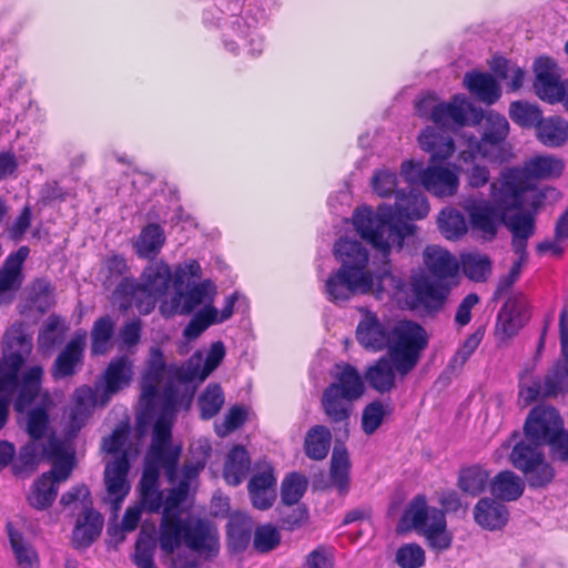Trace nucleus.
Instances as JSON below:
<instances>
[{"label":"nucleus","mask_w":568,"mask_h":568,"mask_svg":"<svg viewBox=\"0 0 568 568\" xmlns=\"http://www.w3.org/2000/svg\"><path fill=\"white\" fill-rule=\"evenodd\" d=\"M165 369L163 352L152 347L141 379L140 406L144 415H156L158 418L140 483L141 505L125 510L121 528L133 531L143 508L151 513L162 511L161 550L172 556L174 568H191L199 557L210 559L220 551L217 529L203 519H183L181 510V504L205 466L211 446L206 440L193 444L191 452L195 454L199 450L195 462L186 463L181 471L176 470L181 446L172 445L171 426L178 407L184 402L189 407L191 397L180 395L172 385L160 392Z\"/></svg>","instance_id":"1"},{"label":"nucleus","mask_w":568,"mask_h":568,"mask_svg":"<svg viewBox=\"0 0 568 568\" xmlns=\"http://www.w3.org/2000/svg\"><path fill=\"white\" fill-rule=\"evenodd\" d=\"M419 116L433 121L439 128L456 129L481 123V138L467 132L460 134L465 146L459 153L463 162L477 158L489 162H501L505 159V141L509 133V123L504 115L494 111L484 114L465 95L456 94L449 101L442 102L434 94H427L416 103Z\"/></svg>","instance_id":"2"},{"label":"nucleus","mask_w":568,"mask_h":568,"mask_svg":"<svg viewBox=\"0 0 568 568\" xmlns=\"http://www.w3.org/2000/svg\"><path fill=\"white\" fill-rule=\"evenodd\" d=\"M333 253L341 266L324 282V294L329 302L341 304L366 294L378 300L395 298L403 291L404 281L390 272L387 263L374 267L359 241L342 237L335 243Z\"/></svg>","instance_id":"3"},{"label":"nucleus","mask_w":568,"mask_h":568,"mask_svg":"<svg viewBox=\"0 0 568 568\" xmlns=\"http://www.w3.org/2000/svg\"><path fill=\"white\" fill-rule=\"evenodd\" d=\"M428 212L427 197L420 191L412 190L407 195L397 194L395 207L381 205L376 212L367 206L357 209L353 214V225L362 239L386 256L392 248L399 251L404 240L416 230L414 224L402 221V217L422 220Z\"/></svg>","instance_id":"4"},{"label":"nucleus","mask_w":568,"mask_h":568,"mask_svg":"<svg viewBox=\"0 0 568 568\" xmlns=\"http://www.w3.org/2000/svg\"><path fill=\"white\" fill-rule=\"evenodd\" d=\"M363 317L356 328L358 343L374 352L388 348V354L400 376L408 374L418 363L422 351L427 346L425 329L413 322H399L392 331L377 315L362 310Z\"/></svg>","instance_id":"5"},{"label":"nucleus","mask_w":568,"mask_h":568,"mask_svg":"<svg viewBox=\"0 0 568 568\" xmlns=\"http://www.w3.org/2000/svg\"><path fill=\"white\" fill-rule=\"evenodd\" d=\"M564 169V161L554 155H536L527 160L524 166L506 168L490 184V204L509 214L519 213L526 205L535 206L538 193L535 180L559 178Z\"/></svg>","instance_id":"6"},{"label":"nucleus","mask_w":568,"mask_h":568,"mask_svg":"<svg viewBox=\"0 0 568 568\" xmlns=\"http://www.w3.org/2000/svg\"><path fill=\"white\" fill-rule=\"evenodd\" d=\"M418 143L423 151L430 154V165L424 168L422 162L407 160L400 165V174L410 186L422 185L434 196H454L459 189V165L437 164L454 154L453 139L433 126H427L418 135Z\"/></svg>","instance_id":"7"},{"label":"nucleus","mask_w":568,"mask_h":568,"mask_svg":"<svg viewBox=\"0 0 568 568\" xmlns=\"http://www.w3.org/2000/svg\"><path fill=\"white\" fill-rule=\"evenodd\" d=\"M460 205L469 216L471 230L483 240H493L500 222L511 232V245L518 258L513 263L508 275L500 282L505 287H509L519 278L523 266L527 262V241L535 231L532 216L529 213L500 212L490 202L471 197L465 199Z\"/></svg>","instance_id":"8"},{"label":"nucleus","mask_w":568,"mask_h":568,"mask_svg":"<svg viewBox=\"0 0 568 568\" xmlns=\"http://www.w3.org/2000/svg\"><path fill=\"white\" fill-rule=\"evenodd\" d=\"M141 283L133 278H123L113 293V303L121 310L135 306L142 314H149L155 306L156 298L162 297L172 281L170 265L156 260L150 262L141 274Z\"/></svg>","instance_id":"9"},{"label":"nucleus","mask_w":568,"mask_h":568,"mask_svg":"<svg viewBox=\"0 0 568 568\" xmlns=\"http://www.w3.org/2000/svg\"><path fill=\"white\" fill-rule=\"evenodd\" d=\"M133 377V362L128 356L114 358L108 365L102 377V394L98 396L97 390L89 386H81L75 389L74 404L70 408L72 430L74 435L83 426L92 409L100 405L104 406L118 392L128 387Z\"/></svg>","instance_id":"10"},{"label":"nucleus","mask_w":568,"mask_h":568,"mask_svg":"<svg viewBox=\"0 0 568 568\" xmlns=\"http://www.w3.org/2000/svg\"><path fill=\"white\" fill-rule=\"evenodd\" d=\"M423 258L427 270L438 281L425 276L415 277L412 283L413 293L420 306L437 310L442 307L449 291L442 280L455 278L458 275L459 262L449 251L436 245L427 246Z\"/></svg>","instance_id":"11"},{"label":"nucleus","mask_w":568,"mask_h":568,"mask_svg":"<svg viewBox=\"0 0 568 568\" xmlns=\"http://www.w3.org/2000/svg\"><path fill=\"white\" fill-rule=\"evenodd\" d=\"M55 444L54 440L51 442L50 448L44 452L54 458L52 469L38 477L27 493L28 504L37 510H44L53 504L60 484L70 477L75 466L74 447Z\"/></svg>","instance_id":"12"},{"label":"nucleus","mask_w":568,"mask_h":568,"mask_svg":"<svg viewBox=\"0 0 568 568\" xmlns=\"http://www.w3.org/2000/svg\"><path fill=\"white\" fill-rule=\"evenodd\" d=\"M126 437L128 428L120 426L114 429L110 437L104 438L102 445L103 449L109 454L122 453L113 462L108 463L104 470L106 500L111 504L115 515L131 488L128 480L130 465L126 452L124 450Z\"/></svg>","instance_id":"13"},{"label":"nucleus","mask_w":568,"mask_h":568,"mask_svg":"<svg viewBox=\"0 0 568 568\" xmlns=\"http://www.w3.org/2000/svg\"><path fill=\"white\" fill-rule=\"evenodd\" d=\"M4 356L0 362V397L12 395L18 386V373L32 347V334L23 323L13 324L4 334Z\"/></svg>","instance_id":"14"},{"label":"nucleus","mask_w":568,"mask_h":568,"mask_svg":"<svg viewBox=\"0 0 568 568\" xmlns=\"http://www.w3.org/2000/svg\"><path fill=\"white\" fill-rule=\"evenodd\" d=\"M404 519L426 537L430 547L439 550L450 547L453 536L446 528L444 511L428 507L424 496H417L412 500Z\"/></svg>","instance_id":"15"},{"label":"nucleus","mask_w":568,"mask_h":568,"mask_svg":"<svg viewBox=\"0 0 568 568\" xmlns=\"http://www.w3.org/2000/svg\"><path fill=\"white\" fill-rule=\"evenodd\" d=\"M511 465L521 471L531 488H541L549 485L555 477V469L546 460L541 445L535 442L520 440L510 452Z\"/></svg>","instance_id":"16"},{"label":"nucleus","mask_w":568,"mask_h":568,"mask_svg":"<svg viewBox=\"0 0 568 568\" xmlns=\"http://www.w3.org/2000/svg\"><path fill=\"white\" fill-rule=\"evenodd\" d=\"M215 294V284L211 280H204L185 291L175 292L170 298L163 300L160 312L165 317L176 314L189 315L199 306H213Z\"/></svg>","instance_id":"17"},{"label":"nucleus","mask_w":568,"mask_h":568,"mask_svg":"<svg viewBox=\"0 0 568 568\" xmlns=\"http://www.w3.org/2000/svg\"><path fill=\"white\" fill-rule=\"evenodd\" d=\"M562 428L564 420L557 409L537 406L527 416L524 434L526 439L550 447Z\"/></svg>","instance_id":"18"},{"label":"nucleus","mask_w":568,"mask_h":568,"mask_svg":"<svg viewBox=\"0 0 568 568\" xmlns=\"http://www.w3.org/2000/svg\"><path fill=\"white\" fill-rule=\"evenodd\" d=\"M536 94L544 101L555 103L565 99V87L560 82L557 63L548 57H539L534 63Z\"/></svg>","instance_id":"19"},{"label":"nucleus","mask_w":568,"mask_h":568,"mask_svg":"<svg viewBox=\"0 0 568 568\" xmlns=\"http://www.w3.org/2000/svg\"><path fill=\"white\" fill-rule=\"evenodd\" d=\"M64 418H67V425H65V436L63 439L57 437L55 435L51 434L47 440L45 445H41L38 443L39 439H32L31 442L27 443L24 446L21 447L17 463L14 464V470L16 473H21L28 469L34 468V466L43 458L51 460L54 465V458L50 457L45 452V449L50 448V443L55 442L57 446H60L61 444H68L73 447L72 439L77 436L78 433L74 435L71 433L72 430V419H71V412L64 413Z\"/></svg>","instance_id":"20"},{"label":"nucleus","mask_w":568,"mask_h":568,"mask_svg":"<svg viewBox=\"0 0 568 568\" xmlns=\"http://www.w3.org/2000/svg\"><path fill=\"white\" fill-rule=\"evenodd\" d=\"M225 347L222 342L211 345L206 357L201 352L194 353L185 366L176 371V376L183 382H203L223 361Z\"/></svg>","instance_id":"21"},{"label":"nucleus","mask_w":568,"mask_h":568,"mask_svg":"<svg viewBox=\"0 0 568 568\" xmlns=\"http://www.w3.org/2000/svg\"><path fill=\"white\" fill-rule=\"evenodd\" d=\"M29 248L21 246L10 254L0 268V305L10 303L23 282L22 265L29 255Z\"/></svg>","instance_id":"22"},{"label":"nucleus","mask_w":568,"mask_h":568,"mask_svg":"<svg viewBox=\"0 0 568 568\" xmlns=\"http://www.w3.org/2000/svg\"><path fill=\"white\" fill-rule=\"evenodd\" d=\"M529 320L528 302L524 296L506 301L498 314L496 331L505 338L515 336Z\"/></svg>","instance_id":"23"},{"label":"nucleus","mask_w":568,"mask_h":568,"mask_svg":"<svg viewBox=\"0 0 568 568\" xmlns=\"http://www.w3.org/2000/svg\"><path fill=\"white\" fill-rule=\"evenodd\" d=\"M252 504L260 510L268 509L276 498V478L268 464L260 467L248 483Z\"/></svg>","instance_id":"24"},{"label":"nucleus","mask_w":568,"mask_h":568,"mask_svg":"<svg viewBox=\"0 0 568 568\" xmlns=\"http://www.w3.org/2000/svg\"><path fill=\"white\" fill-rule=\"evenodd\" d=\"M85 345L87 333H77L58 355L53 364L52 376L55 379L75 374L77 369L82 365Z\"/></svg>","instance_id":"25"},{"label":"nucleus","mask_w":568,"mask_h":568,"mask_svg":"<svg viewBox=\"0 0 568 568\" xmlns=\"http://www.w3.org/2000/svg\"><path fill=\"white\" fill-rule=\"evenodd\" d=\"M235 295L225 300V305L221 312L214 306H206L200 310L186 325L183 335L186 339L197 338L210 325L222 323L229 320L233 314Z\"/></svg>","instance_id":"26"},{"label":"nucleus","mask_w":568,"mask_h":568,"mask_svg":"<svg viewBox=\"0 0 568 568\" xmlns=\"http://www.w3.org/2000/svg\"><path fill=\"white\" fill-rule=\"evenodd\" d=\"M474 519L484 529L498 530L508 523L509 511L500 501L484 497L474 507Z\"/></svg>","instance_id":"27"},{"label":"nucleus","mask_w":568,"mask_h":568,"mask_svg":"<svg viewBox=\"0 0 568 568\" xmlns=\"http://www.w3.org/2000/svg\"><path fill=\"white\" fill-rule=\"evenodd\" d=\"M465 88L484 103H495L501 94L496 79L488 73L469 72L464 77Z\"/></svg>","instance_id":"28"},{"label":"nucleus","mask_w":568,"mask_h":568,"mask_svg":"<svg viewBox=\"0 0 568 568\" xmlns=\"http://www.w3.org/2000/svg\"><path fill=\"white\" fill-rule=\"evenodd\" d=\"M491 495L504 501L519 499L525 490L524 479L511 470H503L490 480Z\"/></svg>","instance_id":"29"},{"label":"nucleus","mask_w":568,"mask_h":568,"mask_svg":"<svg viewBox=\"0 0 568 568\" xmlns=\"http://www.w3.org/2000/svg\"><path fill=\"white\" fill-rule=\"evenodd\" d=\"M251 469V458L247 450L240 445L234 446L226 455L223 477L229 485L237 486Z\"/></svg>","instance_id":"30"},{"label":"nucleus","mask_w":568,"mask_h":568,"mask_svg":"<svg viewBox=\"0 0 568 568\" xmlns=\"http://www.w3.org/2000/svg\"><path fill=\"white\" fill-rule=\"evenodd\" d=\"M396 365L390 355L383 356L365 372V378L372 388L379 393H387L395 386Z\"/></svg>","instance_id":"31"},{"label":"nucleus","mask_w":568,"mask_h":568,"mask_svg":"<svg viewBox=\"0 0 568 568\" xmlns=\"http://www.w3.org/2000/svg\"><path fill=\"white\" fill-rule=\"evenodd\" d=\"M103 527L102 516L94 509H83L73 530V544L77 547H88L100 535Z\"/></svg>","instance_id":"32"},{"label":"nucleus","mask_w":568,"mask_h":568,"mask_svg":"<svg viewBox=\"0 0 568 568\" xmlns=\"http://www.w3.org/2000/svg\"><path fill=\"white\" fill-rule=\"evenodd\" d=\"M335 382L329 386H335L337 393L352 400L358 399L365 390L364 382L357 369L351 365L337 366Z\"/></svg>","instance_id":"33"},{"label":"nucleus","mask_w":568,"mask_h":568,"mask_svg":"<svg viewBox=\"0 0 568 568\" xmlns=\"http://www.w3.org/2000/svg\"><path fill=\"white\" fill-rule=\"evenodd\" d=\"M165 243V234L159 224H148L140 232L135 241V251L139 257L154 258Z\"/></svg>","instance_id":"34"},{"label":"nucleus","mask_w":568,"mask_h":568,"mask_svg":"<svg viewBox=\"0 0 568 568\" xmlns=\"http://www.w3.org/2000/svg\"><path fill=\"white\" fill-rule=\"evenodd\" d=\"M7 531L18 566L20 568H39V556L32 545L10 523L7 524Z\"/></svg>","instance_id":"35"},{"label":"nucleus","mask_w":568,"mask_h":568,"mask_svg":"<svg viewBox=\"0 0 568 568\" xmlns=\"http://www.w3.org/2000/svg\"><path fill=\"white\" fill-rule=\"evenodd\" d=\"M490 485V475L487 469L479 465H471L459 470L457 486L458 488L473 497L484 493Z\"/></svg>","instance_id":"36"},{"label":"nucleus","mask_w":568,"mask_h":568,"mask_svg":"<svg viewBox=\"0 0 568 568\" xmlns=\"http://www.w3.org/2000/svg\"><path fill=\"white\" fill-rule=\"evenodd\" d=\"M536 130L538 140L546 146H560L568 140V122L558 116L542 119Z\"/></svg>","instance_id":"37"},{"label":"nucleus","mask_w":568,"mask_h":568,"mask_svg":"<svg viewBox=\"0 0 568 568\" xmlns=\"http://www.w3.org/2000/svg\"><path fill=\"white\" fill-rule=\"evenodd\" d=\"M252 529L253 520L247 515L233 514L227 524L229 546L235 551L245 549L251 541Z\"/></svg>","instance_id":"38"},{"label":"nucleus","mask_w":568,"mask_h":568,"mask_svg":"<svg viewBox=\"0 0 568 568\" xmlns=\"http://www.w3.org/2000/svg\"><path fill=\"white\" fill-rule=\"evenodd\" d=\"M352 399L337 393L335 386H328L322 397V405L327 417L334 423H345L352 412Z\"/></svg>","instance_id":"39"},{"label":"nucleus","mask_w":568,"mask_h":568,"mask_svg":"<svg viewBox=\"0 0 568 568\" xmlns=\"http://www.w3.org/2000/svg\"><path fill=\"white\" fill-rule=\"evenodd\" d=\"M437 224L440 233L450 241L460 240L468 232L465 216L453 207H446L440 211Z\"/></svg>","instance_id":"40"},{"label":"nucleus","mask_w":568,"mask_h":568,"mask_svg":"<svg viewBox=\"0 0 568 568\" xmlns=\"http://www.w3.org/2000/svg\"><path fill=\"white\" fill-rule=\"evenodd\" d=\"M43 369L41 366L30 367L22 377L19 395L14 403V408L18 412H23L38 395L41 385V377Z\"/></svg>","instance_id":"41"},{"label":"nucleus","mask_w":568,"mask_h":568,"mask_svg":"<svg viewBox=\"0 0 568 568\" xmlns=\"http://www.w3.org/2000/svg\"><path fill=\"white\" fill-rule=\"evenodd\" d=\"M459 265L464 274L475 282L485 281L491 272L489 257L478 252L462 253Z\"/></svg>","instance_id":"42"},{"label":"nucleus","mask_w":568,"mask_h":568,"mask_svg":"<svg viewBox=\"0 0 568 568\" xmlns=\"http://www.w3.org/2000/svg\"><path fill=\"white\" fill-rule=\"evenodd\" d=\"M331 432L327 427L317 425L312 427L305 437V453L315 460L324 459L331 446Z\"/></svg>","instance_id":"43"},{"label":"nucleus","mask_w":568,"mask_h":568,"mask_svg":"<svg viewBox=\"0 0 568 568\" xmlns=\"http://www.w3.org/2000/svg\"><path fill=\"white\" fill-rule=\"evenodd\" d=\"M349 469L351 462L346 448L335 446L331 459V479L341 491H346L348 488Z\"/></svg>","instance_id":"44"},{"label":"nucleus","mask_w":568,"mask_h":568,"mask_svg":"<svg viewBox=\"0 0 568 568\" xmlns=\"http://www.w3.org/2000/svg\"><path fill=\"white\" fill-rule=\"evenodd\" d=\"M51 400L44 396L40 406L32 408L27 416V432L32 439H41L49 433V407Z\"/></svg>","instance_id":"45"},{"label":"nucleus","mask_w":568,"mask_h":568,"mask_svg":"<svg viewBox=\"0 0 568 568\" xmlns=\"http://www.w3.org/2000/svg\"><path fill=\"white\" fill-rule=\"evenodd\" d=\"M247 38H250V44L252 45L250 52L252 54L261 53L263 48L261 37L252 30L244 29L239 19L224 32L225 47L232 52L236 51V48L232 47L233 43L237 40L244 42Z\"/></svg>","instance_id":"46"},{"label":"nucleus","mask_w":568,"mask_h":568,"mask_svg":"<svg viewBox=\"0 0 568 568\" xmlns=\"http://www.w3.org/2000/svg\"><path fill=\"white\" fill-rule=\"evenodd\" d=\"M224 404V393L220 385L209 384L199 397L201 417L210 419L214 417Z\"/></svg>","instance_id":"47"},{"label":"nucleus","mask_w":568,"mask_h":568,"mask_svg":"<svg viewBox=\"0 0 568 568\" xmlns=\"http://www.w3.org/2000/svg\"><path fill=\"white\" fill-rule=\"evenodd\" d=\"M201 276L202 267L196 260L189 258L180 263L172 273L174 293L183 290L184 286L191 287L192 282L200 280Z\"/></svg>","instance_id":"48"},{"label":"nucleus","mask_w":568,"mask_h":568,"mask_svg":"<svg viewBox=\"0 0 568 568\" xmlns=\"http://www.w3.org/2000/svg\"><path fill=\"white\" fill-rule=\"evenodd\" d=\"M509 116L515 123L524 128L537 126L542 120L539 108L524 101H516L510 104Z\"/></svg>","instance_id":"49"},{"label":"nucleus","mask_w":568,"mask_h":568,"mask_svg":"<svg viewBox=\"0 0 568 568\" xmlns=\"http://www.w3.org/2000/svg\"><path fill=\"white\" fill-rule=\"evenodd\" d=\"M307 488L305 476L292 473L285 477L281 486V498L284 505L292 506L300 501Z\"/></svg>","instance_id":"50"},{"label":"nucleus","mask_w":568,"mask_h":568,"mask_svg":"<svg viewBox=\"0 0 568 568\" xmlns=\"http://www.w3.org/2000/svg\"><path fill=\"white\" fill-rule=\"evenodd\" d=\"M114 329V323L110 317L99 318L92 328V346L91 351L95 355L105 354L110 346V339Z\"/></svg>","instance_id":"51"},{"label":"nucleus","mask_w":568,"mask_h":568,"mask_svg":"<svg viewBox=\"0 0 568 568\" xmlns=\"http://www.w3.org/2000/svg\"><path fill=\"white\" fill-rule=\"evenodd\" d=\"M63 322L57 316H50L38 337V347L42 353H48L64 332Z\"/></svg>","instance_id":"52"},{"label":"nucleus","mask_w":568,"mask_h":568,"mask_svg":"<svg viewBox=\"0 0 568 568\" xmlns=\"http://www.w3.org/2000/svg\"><path fill=\"white\" fill-rule=\"evenodd\" d=\"M281 542L280 530L271 525L258 526L254 531V548L260 552H267L276 548Z\"/></svg>","instance_id":"53"},{"label":"nucleus","mask_w":568,"mask_h":568,"mask_svg":"<svg viewBox=\"0 0 568 568\" xmlns=\"http://www.w3.org/2000/svg\"><path fill=\"white\" fill-rule=\"evenodd\" d=\"M387 414V406L376 400L368 404L362 414V428L366 435L374 434L382 425L385 415Z\"/></svg>","instance_id":"54"},{"label":"nucleus","mask_w":568,"mask_h":568,"mask_svg":"<svg viewBox=\"0 0 568 568\" xmlns=\"http://www.w3.org/2000/svg\"><path fill=\"white\" fill-rule=\"evenodd\" d=\"M396 562L400 568H420L425 565V551L417 544H405L396 552Z\"/></svg>","instance_id":"55"},{"label":"nucleus","mask_w":568,"mask_h":568,"mask_svg":"<svg viewBox=\"0 0 568 568\" xmlns=\"http://www.w3.org/2000/svg\"><path fill=\"white\" fill-rule=\"evenodd\" d=\"M568 390V362L558 363L545 379V394L557 395Z\"/></svg>","instance_id":"56"},{"label":"nucleus","mask_w":568,"mask_h":568,"mask_svg":"<svg viewBox=\"0 0 568 568\" xmlns=\"http://www.w3.org/2000/svg\"><path fill=\"white\" fill-rule=\"evenodd\" d=\"M246 409L241 406H233L230 408L223 420L215 423V433L220 437H225L242 426L246 420Z\"/></svg>","instance_id":"57"},{"label":"nucleus","mask_w":568,"mask_h":568,"mask_svg":"<svg viewBox=\"0 0 568 568\" xmlns=\"http://www.w3.org/2000/svg\"><path fill=\"white\" fill-rule=\"evenodd\" d=\"M496 74L500 79H509V87L513 91L521 88L525 80V71L516 65H510L506 60H497L494 67Z\"/></svg>","instance_id":"58"},{"label":"nucleus","mask_w":568,"mask_h":568,"mask_svg":"<svg viewBox=\"0 0 568 568\" xmlns=\"http://www.w3.org/2000/svg\"><path fill=\"white\" fill-rule=\"evenodd\" d=\"M397 185V176L388 170H378L372 178V187L379 196H389Z\"/></svg>","instance_id":"59"},{"label":"nucleus","mask_w":568,"mask_h":568,"mask_svg":"<svg viewBox=\"0 0 568 568\" xmlns=\"http://www.w3.org/2000/svg\"><path fill=\"white\" fill-rule=\"evenodd\" d=\"M544 389L545 383L525 377L520 382L519 402L527 406L540 397H547Z\"/></svg>","instance_id":"60"},{"label":"nucleus","mask_w":568,"mask_h":568,"mask_svg":"<svg viewBox=\"0 0 568 568\" xmlns=\"http://www.w3.org/2000/svg\"><path fill=\"white\" fill-rule=\"evenodd\" d=\"M89 488L84 485H78L61 496V504L64 506H70L79 503L83 509H85L89 507Z\"/></svg>","instance_id":"61"},{"label":"nucleus","mask_w":568,"mask_h":568,"mask_svg":"<svg viewBox=\"0 0 568 568\" xmlns=\"http://www.w3.org/2000/svg\"><path fill=\"white\" fill-rule=\"evenodd\" d=\"M141 322L134 320L126 323L120 331L121 347H131L140 342Z\"/></svg>","instance_id":"62"},{"label":"nucleus","mask_w":568,"mask_h":568,"mask_svg":"<svg viewBox=\"0 0 568 568\" xmlns=\"http://www.w3.org/2000/svg\"><path fill=\"white\" fill-rule=\"evenodd\" d=\"M467 183L473 189L485 186L490 178V172L487 166L475 164L467 172Z\"/></svg>","instance_id":"63"},{"label":"nucleus","mask_w":568,"mask_h":568,"mask_svg":"<svg viewBox=\"0 0 568 568\" xmlns=\"http://www.w3.org/2000/svg\"><path fill=\"white\" fill-rule=\"evenodd\" d=\"M479 298L476 294H468L459 304L455 321L460 326L467 325L471 320V308L478 303Z\"/></svg>","instance_id":"64"}]
</instances>
